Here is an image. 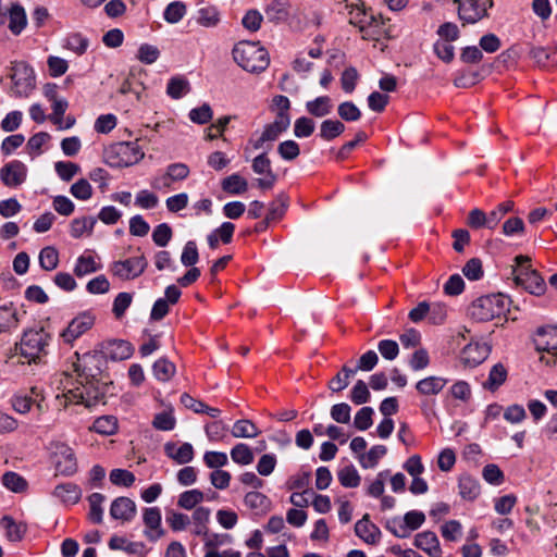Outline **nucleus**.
<instances>
[{"mask_svg":"<svg viewBox=\"0 0 557 557\" xmlns=\"http://www.w3.org/2000/svg\"><path fill=\"white\" fill-rule=\"evenodd\" d=\"M57 389L62 393L57 394L55 399L64 408L70 404H83L86 407H91L102 398L99 391H90L89 386L85 385L82 380L77 384L67 373L60 374Z\"/></svg>","mask_w":557,"mask_h":557,"instance_id":"obj_1","label":"nucleus"},{"mask_svg":"<svg viewBox=\"0 0 557 557\" xmlns=\"http://www.w3.org/2000/svg\"><path fill=\"white\" fill-rule=\"evenodd\" d=\"M232 54L234 61L250 73H261L270 64L269 52L259 41H239L234 46Z\"/></svg>","mask_w":557,"mask_h":557,"instance_id":"obj_2","label":"nucleus"},{"mask_svg":"<svg viewBox=\"0 0 557 557\" xmlns=\"http://www.w3.org/2000/svg\"><path fill=\"white\" fill-rule=\"evenodd\" d=\"M8 76L11 79L9 94L14 98H28L36 88V76L32 66L23 61L11 63Z\"/></svg>","mask_w":557,"mask_h":557,"instance_id":"obj_3","label":"nucleus"},{"mask_svg":"<svg viewBox=\"0 0 557 557\" xmlns=\"http://www.w3.org/2000/svg\"><path fill=\"white\" fill-rule=\"evenodd\" d=\"M50 336L44 329H33L24 332L18 350L23 362L40 361L47 355Z\"/></svg>","mask_w":557,"mask_h":557,"instance_id":"obj_4","label":"nucleus"},{"mask_svg":"<svg viewBox=\"0 0 557 557\" xmlns=\"http://www.w3.org/2000/svg\"><path fill=\"white\" fill-rule=\"evenodd\" d=\"M506 297L502 294L482 296L469 307V315L478 322H487L504 314Z\"/></svg>","mask_w":557,"mask_h":557,"instance_id":"obj_5","label":"nucleus"},{"mask_svg":"<svg viewBox=\"0 0 557 557\" xmlns=\"http://www.w3.org/2000/svg\"><path fill=\"white\" fill-rule=\"evenodd\" d=\"M515 261L517 263V269L513 271L516 283L532 295L540 296L544 294L546 284L544 278L531 269V259L527 256H517Z\"/></svg>","mask_w":557,"mask_h":557,"instance_id":"obj_6","label":"nucleus"},{"mask_svg":"<svg viewBox=\"0 0 557 557\" xmlns=\"http://www.w3.org/2000/svg\"><path fill=\"white\" fill-rule=\"evenodd\" d=\"M145 153L137 141L117 143L107 151L110 165L127 168L138 163Z\"/></svg>","mask_w":557,"mask_h":557,"instance_id":"obj_7","label":"nucleus"},{"mask_svg":"<svg viewBox=\"0 0 557 557\" xmlns=\"http://www.w3.org/2000/svg\"><path fill=\"white\" fill-rule=\"evenodd\" d=\"M537 351L543 352L541 361L548 366L557 362V326L539 327L533 338Z\"/></svg>","mask_w":557,"mask_h":557,"instance_id":"obj_8","label":"nucleus"},{"mask_svg":"<svg viewBox=\"0 0 557 557\" xmlns=\"http://www.w3.org/2000/svg\"><path fill=\"white\" fill-rule=\"evenodd\" d=\"M148 267V261L144 255L131 257L124 260H117L110 264L109 271L122 281H133L139 277Z\"/></svg>","mask_w":557,"mask_h":557,"instance_id":"obj_9","label":"nucleus"},{"mask_svg":"<svg viewBox=\"0 0 557 557\" xmlns=\"http://www.w3.org/2000/svg\"><path fill=\"white\" fill-rule=\"evenodd\" d=\"M458 4V16L465 24H474L487 15L493 0H454Z\"/></svg>","mask_w":557,"mask_h":557,"instance_id":"obj_10","label":"nucleus"},{"mask_svg":"<svg viewBox=\"0 0 557 557\" xmlns=\"http://www.w3.org/2000/svg\"><path fill=\"white\" fill-rule=\"evenodd\" d=\"M101 357L94 354H85L82 358H78L75 366V372L84 382L85 385L89 386L90 391H99L98 387L95 386V380L101 373L100 369Z\"/></svg>","mask_w":557,"mask_h":557,"instance_id":"obj_11","label":"nucleus"},{"mask_svg":"<svg viewBox=\"0 0 557 557\" xmlns=\"http://www.w3.org/2000/svg\"><path fill=\"white\" fill-rule=\"evenodd\" d=\"M95 324V317L88 312H82L76 315L60 333V337L65 344H73L77 338L85 334Z\"/></svg>","mask_w":557,"mask_h":557,"instance_id":"obj_12","label":"nucleus"},{"mask_svg":"<svg viewBox=\"0 0 557 557\" xmlns=\"http://www.w3.org/2000/svg\"><path fill=\"white\" fill-rule=\"evenodd\" d=\"M290 123L282 116H275V120L267 124L260 135H253L249 144L255 150L262 149L268 141H274L277 137L289 127Z\"/></svg>","mask_w":557,"mask_h":557,"instance_id":"obj_13","label":"nucleus"},{"mask_svg":"<svg viewBox=\"0 0 557 557\" xmlns=\"http://www.w3.org/2000/svg\"><path fill=\"white\" fill-rule=\"evenodd\" d=\"M252 170L256 174L263 175L256 181L261 189H271L276 182V174L272 171L271 160L267 153H260L252 160Z\"/></svg>","mask_w":557,"mask_h":557,"instance_id":"obj_14","label":"nucleus"},{"mask_svg":"<svg viewBox=\"0 0 557 557\" xmlns=\"http://www.w3.org/2000/svg\"><path fill=\"white\" fill-rule=\"evenodd\" d=\"M27 177L26 165L18 161L13 160L4 164L0 170V178L8 187H16L22 185Z\"/></svg>","mask_w":557,"mask_h":557,"instance_id":"obj_15","label":"nucleus"},{"mask_svg":"<svg viewBox=\"0 0 557 557\" xmlns=\"http://www.w3.org/2000/svg\"><path fill=\"white\" fill-rule=\"evenodd\" d=\"M55 469L63 475H73L77 471V460L71 447L59 444L54 451Z\"/></svg>","mask_w":557,"mask_h":557,"instance_id":"obj_16","label":"nucleus"},{"mask_svg":"<svg viewBox=\"0 0 557 557\" xmlns=\"http://www.w3.org/2000/svg\"><path fill=\"white\" fill-rule=\"evenodd\" d=\"M490 355V347L486 344L470 343L461 351V361L468 367H476Z\"/></svg>","mask_w":557,"mask_h":557,"instance_id":"obj_17","label":"nucleus"},{"mask_svg":"<svg viewBox=\"0 0 557 557\" xmlns=\"http://www.w3.org/2000/svg\"><path fill=\"white\" fill-rule=\"evenodd\" d=\"M414 546L430 557H442V548L437 535L432 531H423L414 536Z\"/></svg>","mask_w":557,"mask_h":557,"instance_id":"obj_18","label":"nucleus"},{"mask_svg":"<svg viewBox=\"0 0 557 557\" xmlns=\"http://www.w3.org/2000/svg\"><path fill=\"white\" fill-rule=\"evenodd\" d=\"M110 516L115 520L131 521L136 516V504L128 497H117L111 504Z\"/></svg>","mask_w":557,"mask_h":557,"instance_id":"obj_19","label":"nucleus"},{"mask_svg":"<svg viewBox=\"0 0 557 557\" xmlns=\"http://www.w3.org/2000/svg\"><path fill=\"white\" fill-rule=\"evenodd\" d=\"M360 33L364 40H379L382 36H385L386 28L382 15L370 14L367 24Z\"/></svg>","mask_w":557,"mask_h":557,"instance_id":"obj_20","label":"nucleus"},{"mask_svg":"<svg viewBox=\"0 0 557 557\" xmlns=\"http://www.w3.org/2000/svg\"><path fill=\"white\" fill-rule=\"evenodd\" d=\"M530 57L534 62L544 69L557 67V49L533 47L530 50Z\"/></svg>","mask_w":557,"mask_h":557,"instance_id":"obj_21","label":"nucleus"},{"mask_svg":"<svg viewBox=\"0 0 557 557\" xmlns=\"http://www.w3.org/2000/svg\"><path fill=\"white\" fill-rule=\"evenodd\" d=\"M164 450L168 457L180 465L188 463L194 459V447L189 443H184L180 447L173 443H166Z\"/></svg>","mask_w":557,"mask_h":557,"instance_id":"obj_22","label":"nucleus"},{"mask_svg":"<svg viewBox=\"0 0 557 557\" xmlns=\"http://www.w3.org/2000/svg\"><path fill=\"white\" fill-rule=\"evenodd\" d=\"M69 107L67 101L64 98H60L52 102V114L49 115V120L57 125L58 129H67L75 124L73 116L66 117V123L63 124V115Z\"/></svg>","mask_w":557,"mask_h":557,"instance_id":"obj_23","label":"nucleus"},{"mask_svg":"<svg viewBox=\"0 0 557 557\" xmlns=\"http://www.w3.org/2000/svg\"><path fill=\"white\" fill-rule=\"evenodd\" d=\"M355 532L362 541L368 544H375L380 540L381 532L367 516L359 520L355 525Z\"/></svg>","mask_w":557,"mask_h":557,"instance_id":"obj_24","label":"nucleus"},{"mask_svg":"<svg viewBox=\"0 0 557 557\" xmlns=\"http://www.w3.org/2000/svg\"><path fill=\"white\" fill-rule=\"evenodd\" d=\"M53 496L64 504H76L82 497V490L74 483L57 485Z\"/></svg>","mask_w":557,"mask_h":557,"instance_id":"obj_25","label":"nucleus"},{"mask_svg":"<svg viewBox=\"0 0 557 557\" xmlns=\"http://www.w3.org/2000/svg\"><path fill=\"white\" fill-rule=\"evenodd\" d=\"M211 510L206 507H197L191 515L193 533L197 536H207L209 531Z\"/></svg>","mask_w":557,"mask_h":557,"instance_id":"obj_26","label":"nucleus"},{"mask_svg":"<svg viewBox=\"0 0 557 557\" xmlns=\"http://www.w3.org/2000/svg\"><path fill=\"white\" fill-rule=\"evenodd\" d=\"M0 525L5 531V536L11 542L21 541L26 532V525L21 522H16L10 516H4L0 520Z\"/></svg>","mask_w":557,"mask_h":557,"instance_id":"obj_27","label":"nucleus"},{"mask_svg":"<svg viewBox=\"0 0 557 557\" xmlns=\"http://www.w3.org/2000/svg\"><path fill=\"white\" fill-rule=\"evenodd\" d=\"M333 103L329 96H320L313 100L307 101L306 110L315 117H323L332 112Z\"/></svg>","mask_w":557,"mask_h":557,"instance_id":"obj_28","label":"nucleus"},{"mask_svg":"<svg viewBox=\"0 0 557 557\" xmlns=\"http://www.w3.org/2000/svg\"><path fill=\"white\" fill-rule=\"evenodd\" d=\"M447 384V380L440 376H428L416 384L421 395H437Z\"/></svg>","mask_w":557,"mask_h":557,"instance_id":"obj_29","label":"nucleus"},{"mask_svg":"<svg viewBox=\"0 0 557 557\" xmlns=\"http://www.w3.org/2000/svg\"><path fill=\"white\" fill-rule=\"evenodd\" d=\"M7 20L9 21V29L14 34L18 35L26 26V14L21 5H12L8 11Z\"/></svg>","mask_w":557,"mask_h":557,"instance_id":"obj_30","label":"nucleus"},{"mask_svg":"<svg viewBox=\"0 0 557 557\" xmlns=\"http://www.w3.org/2000/svg\"><path fill=\"white\" fill-rule=\"evenodd\" d=\"M260 433L259 428L248 419L236 421L232 428V435L236 438H255Z\"/></svg>","mask_w":557,"mask_h":557,"instance_id":"obj_31","label":"nucleus"},{"mask_svg":"<svg viewBox=\"0 0 557 557\" xmlns=\"http://www.w3.org/2000/svg\"><path fill=\"white\" fill-rule=\"evenodd\" d=\"M221 187L230 195H242L248 190V182L239 174H232L221 182Z\"/></svg>","mask_w":557,"mask_h":557,"instance_id":"obj_32","label":"nucleus"},{"mask_svg":"<svg viewBox=\"0 0 557 557\" xmlns=\"http://www.w3.org/2000/svg\"><path fill=\"white\" fill-rule=\"evenodd\" d=\"M181 401L186 408L191 409L196 413H207L211 418H218L221 413L220 409L210 407L200 400H196L188 394H183L181 396Z\"/></svg>","mask_w":557,"mask_h":557,"instance_id":"obj_33","label":"nucleus"},{"mask_svg":"<svg viewBox=\"0 0 557 557\" xmlns=\"http://www.w3.org/2000/svg\"><path fill=\"white\" fill-rule=\"evenodd\" d=\"M244 503L250 509L259 512H267L271 508V500L269 497L257 491L247 493L244 497Z\"/></svg>","mask_w":557,"mask_h":557,"instance_id":"obj_34","label":"nucleus"},{"mask_svg":"<svg viewBox=\"0 0 557 557\" xmlns=\"http://www.w3.org/2000/svg\"><path fill=\"white\" fill-rule=\"evenodd\" d=\"M506 379V368L502 363H496L492 367L487 380L483 383V387L494 392L505 383Z\"/></svg>","mask_w":557,"mask_h":557,"instance_id":"obj_35","label":"nucleus"},{"mask_svg":"<svg viewBox=\"0 0 557 557\" xmlns=\"http://www.w3.org/2000/svg\"><path fill=\"white\" fill-rule=\"evenodd\" d=\"M18 322L17 312L12 306L0 307V334L16 329Z\"/></svg>","mask_w":557,"mask_h":557,"instance_id":"obj_36","label":"nucleus"},{"mask_svg":"<svg viewBox=\"0 0 557 557\" xmlns=\"http://www.w3.org/2000/svg\"><path fill=\"white\" fill-rule=\"evenodd\" d=\"M107 355L112 360H125L133 355V347L126 341H113L108 345Z\"/></svg>","mask_w":557,"mask_h":557,"instance_id":"obj_37","label":"nucleus"},{"mask_svg":"<svg viewBox=\"0 0 557 557\" xmlns=\"http://www.w3.org/2000/svg\"><path fill=\"white\" fill-rule=\"evenodd\" d=\"M196 22L203 27H215L220 23V12L213 5L200 8L197 11Z\"/></svg>","mask_w":557,"mask_h":557,"instance_id":"obj_38","label":"nucleus"},{"mask_svg":"<svg viewBox=\"0 0 557 557\" xmlns=\"http://www.w3.org/2000/svg\"><path fill=\"white\" fill-rule=\"evenodd\" d=\"M101 269V264L96 262V259L91 255H82L78 257L74 273L76 276L82 277L87 274L97 272Z\"/></svg>","mask_w":557,"mask_h":557,"instance_id":"obj_39","label":"nucleus"},{"mask_svg":"<svg viewBox=\"0 0 557 557\" xmlns=\"http://www.w3.org/2000/svg\"><path fill=\"white\" fill-rule=\"evenodd\" d=\"M119 428L117 419L114 416H102L94 421L91 430L101 435H113Z\"/></svg>","mask_w":557,"mask_h":557,"instance_id":"obj_40","label":"nucleus"},{"mask_svg":"<svg viewBox=\"0 0 557 557\" xmlns=\"http://www.w3.org/2000/svg\"><path fill=\"white\" fill-rule=\"evenodd\" d=\"M152 371L157 380L168 382L175 374L176 368L166 358H160L153 363Z\"/></svg>","mask_w":557,"mask_h":557,"instance_id":"obj_41","label":"nucleus"},{"mask_svg":"<svg viewBox=\"0 0 557 557\" xmlns=\"http://www.w3.org/2000/svg\"><path fill=\"white\" fill-rule=\"evenodd\" d=\"M203 499L205 494L200 490H188L178 496L177 506L186 510H191L194 508L196 509V506L203 502Z\"/></svg>","mask_w":557,"mask_h":557,"instance_id":"obj_42","label":"nucleus"},{"mask_svg":"<svg viewBox=\"0 0 557 557\" xmlns=\"http://www.w3.org/2000/svg\"><path fill=\"white\" fill-rule=\"evenodd\" d=\"M386 453L387 449L384 445H375L368 453L359 455V462L366 469L374 468Z\"/></svg>","mask_w":557,"mask_h":557,"instance_id":"obj_43","label":"nucleus"},{"mask_svg":"<svg viewBox=\"0 0 557 557\" xmlns=\"http://www.w3.org/2000/svg\"><path fill=\"white\" fill-rule=\"evenodd\" d=\"M2 484L13 493H24L28 487L27 481L13 471H8L2 475Z\"/></svg>","mask_w":557,"mask_h":557,"instance_id":"obj_44","label":"nucleus"},{"mask_svg":"<svg viewBox=\"0 0 557 557\" xmlns=\"http://www.w3.org/2000/svg\"><path fill=\"white\" fill-rule=\"evenodd\" d=\"M345 125L338 120H325L320 125V137L330 141L343 134Z\"/></svg>","mask_w":557,"mask_h":557,"instance_id":"obj_45","label":"nucleus"},{"mask_svg":"<svg viewBox=\"0 0 557 557\" xmlns=\"http://www.w3.org/2000/svg\"><path fill=\"white\" fill-rule=\"evenodd\" d=\"M106 500V496L101 493H92L88 497L89 502V519L94 523H101L103 519L102 504Z\"/></svg>","mask_w":557,"mask_h":557,"instance_id":"obj_46","label":"nucleus"},{"mask_svg":"<svg viewBox=\"0 0 557 557\" xmlns=\"http://www.w3.org/2000/svg\"><path fill=\"white\" fill-rule=\"evenodd\" d=\"M459 493L462 498L472 500L480 494L479 483L469 475H463L459 480Z\"/></svg>","mask_w":557,"mask_h":557,"instance_id":"obj_47","label":"nucleus"},{"mask_svg":"<svg viewBox=\"0 0 557 557\" xmlns=\"http://www.w3.org/2000/svg\"><path fill=\"white\" fill-rule=\"evenodd\" d=\"M231 458L238 465L247 466L253 461V453L247 444L239 443L232 448Z\"/></svg>","mask_w":557,"mask_h":557,"instance_id":"obj_48","label":"nucleus"},{"mask_svg":"<svg viewBox=\"0 0 557 557\" xmlns=\"http://www.w3.org/2000/svg\"><path fill=\"white\" fill-rule=\"evenodd\" d=\"M357 370H352L346 366L342 368V371L337 373L329 383L330 389L333 392H341L345 389L350 381V377L356 374Z\"/></svg>","mask_w":557,"mask_h":557,"instance_id":"obj_49","label":"nucleus"},{"mask_svg":"<svg viewBox=\"0 0 557 557\" xmlns=\"http://www.w3.org/2000/svg\"><path fill=\"white\" fill-rule=\"evenodd\" d=\"M190 90L189 82L184 77H173L169 81L166 94L173 99H180Z\"/></svg>","mask_w":557,"mask_h":557,"instance_id":"obj_50","label":"nucleus"},{"mask_svg":"<svg viewBox=\"0 0 557 557\" xmlns=\"http://www.w3.org/2000/svg\"><path fill=\"white\" fill-rule=\"evenodd\" d=\"M96 221L92 218H77L71 222V235L79 238L85 234H91Z\"/></svg>","mask_w":557,"mask_h":557,"instance_id":"obj_51","label":"nucleus"},{"mask_svg":"<svg viewBox=\"0 0 557 557\" xmlns=\"http://www.w3.org/2000/svg\"><path fill=\"white\" fill-rule=\"evenodd\" d=\"M337 476L339 483L345 487H357L360 484V475L351 465L342 468Z\"/></svg>","mask_w":557,"mask_h":557,"instance_id":"obj_52","label":"nucleus"},{"mask_svg":"<svg viewBox=\"0 0 557 557\" xmlns=\"http://www.w3.org/2000/svg\"><path fill=\"white\" fill-rule=\"evenodd\" d=\"M59 253L53 247H45L39 253V264L46 271H52L58 267Z\"/></svg>","mask_w":557,"mask_h":557,"instance_id":"obj_53","label":"nucleus"},{"mask_svg":"<svg viewBox=\"0 0 557 557\" xmlns=\"http://www.w3.org/2000/svg\"><path fill=\"white\" fill-rule=\"evenodd\" d=\"M109 478L112 484L124 487L132 486L136 480L133 472L120 468L113 469Z\"/></svg>","mask_w":557,"mask_h":557,"instance_id":"obj_54","label":"nucleus"},{"mask_svg":"<svg viewBox=\"0 0 557 557\" xmlns=\"http://www.w3.org/2000/svg\"><path fill=\"white\" fill-rule=\"evenodd\" d=\"M186 5L181 1L171 2L164 10V20L171 24L178 23L186 14Z\"/></svg>","mask_w":557,"mask_h":557,"instance_id":"obj_55","label":"nucleus"},{"mask_svg":"<svg viewBox=\"0 0 557 557\" xmlns=\"http://www.w3.org/2000/svg\"><path fill=\"white\" fill-rule=\"evenodd\" d=\"M133 301V295L131 293L122 292L119 293L112 306V312L116 319H121Z\"/></svg>","mask_w":557,"mask_h":557,"instance_id":"obj_56","label":"nucleus"},{"mask_svg":"<svg viewBox=\"0 0 557 557\" xmlns=\"http://www.w3.org/2000/svg\"><path fill=\"white\" fill-rule=\"evenodd\" d=\"M70 193L77 200L86 201L92 197V187L87 180L81 178L71 186Z\"/></svg>","mask_w":557,"mask_h":557,"instance_id":"obj_57","label":"nucleus"},{"mask_svg":"<svg viewBox=\"0 0 557 557\" xmlns=\"http://www.w3.org/2000/svg\"><path fill=\"white\" fill-rule=\"evenodd\" d=\"M54 170L62 181L70 182L81 171V168L70 161H58L54 164Z\"/></svg>","mask_w":557,"mask_h":557,"instance_id":"obj_58","label":"nucleus"},{"mask_svg":"<svg viewBox=\"0 0 557 557\" xmlns=\"http://www.w3.org/2000/svg\"><path fill=\"white\" fill-rule=\"evenodd\" d=\"M441 533L446 541L456 542L461 539L462 525L457 520L446 521L441 527Z\"/></svg>","mask_w":557,"mask_h":557,"instance_id":"obj_59","label":"nucleus"},{"mask_svg":"<svg viewBox=\"0 0 557 557\" xmlns=\"http://www.w3.org/2000/svg\"><path fill=\"white\" fill-rule=\"evenodd\" d=\"M337 113L341 119L347 122H355L361 117V111L351 101L342 102L338 106Z\"/></svg>","mask_w":557,"mask_h":557,"instance_id":"obj_60","label":"nucleus"},{"mask_svg":"<svg viewBox=\"0 0 557 557\" xmlns=\"http://www.w3.org/2000/svg\"><path fill=\"white\" fill-rule=\"evenodd\" d=\"M206 434L211 442H221L226 437L227 426L222 421H213L205 426Z\"/></svg>","mask_w":557,"mask_h":557,"instance_id":"obj_61","label":"nucleus"},{"mask_svg":"<svg viewBox=\"0 0 557 557\" xmlns=\"http://www.w3.org/2000/svg\"><path fill=\"white\" fill-rule=\"evenodd\" d=\"M165 521L173 531L178 532L188 527L190 518L182 512L170 511L166 513Z\"/></svg>","mask_w":557,"mask_h":557,"instance_id":"obj_62","label":"nucleus"},{"mask_svg":"<svg viewBox=\"0 0 557 557\" xmlns=\"http://www.w3.org/2000/svg\"><path fill=\"white\" fill-rule=\"evenodd\" d=\"M277 152L282 159L293 161L300 154V148L295 140L289 139L277 146Z\"/></svg>","mask_w":557,"mask_h":557,"instance_id":"obj_63","label":"nucleus"},{"mask_svg":"<svg viewBox=\"0 0 557 557\" xmlns=\"http://www.w3.org/2000/svg\"><path fill=\"white\" fill-rule=\"evenodd\" d=\"M213 111L208 103H203L198 108H194L189 111V119L196 124H206L211 121Z\"/></svg>","mask_w":557,"mask_h":557,"instance_id":"obj_64","label":"nucleus"}]
</instances>
